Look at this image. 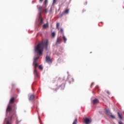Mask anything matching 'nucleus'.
<instances>
[{
    "instance_id": "obj_9",
    "label": "nucleus",
    "mask_w": 124,
    "mask_h": 124,
    "mask_svg": "<svg viewBox=\"0 0 124 124\" xmlns=\"http://www.w3.org/2000/svg\"><path fill=\"white\" fill-rule=\"evenodd\" d=\"M33 98H34V95L32 94L30 96L29 100H32Z\"/></svg>"
},
{
    "instance_id": "obj_24",
    "label": "nucleus",
    "mask_w": 124,
    "mask_h": 124,
    "mask_svg": "<svg viewBox=\"0 0 124 124\" xmlns=\"http://www.w3.org/2000/svg\"><path fill=\"white\" fill-rule=\"evenodd\" d=\"M119 124H123V123H122V122H119Z\"/></svg>"
},
{
    "instance_id": "obj_22",
    "label": "nucleus",
    "mask_w": 124,
    "mask_h": 124,
    "mask_svg": "<svg viewBox=\"0 0 124 124\" xmlns=\"http://www.w3.org/2000/svg\"><path fill=\"white\" fill-rule=\"evenodd\" d=\"M56 1H57V0H53V4L56 3Z\"/></svg>"
},
{
    "instance_id": "obj_2",
    "label": "nucleus",
    "mask_w": 124,
    "mask_h": 124,
    "mask_svg": "<svg viewBox=\"0 0 124 124\" xmlns=\"http://www.w3.org/2000/svg\"><path fill=\"white\" fill-rule=\"evenodd\" d=\"M11 106H10V105H8V107L7 108V114L6 118L5 119V122L4 123H6V124H11L10 123V120H11V115H10V114H8V112H10L12 110Z\"/></svg>"
},
{
    "instance_id": "obj_27",
    "label": "nucleus",
    "mask_w": 124,
    "mask_h": 124,
    "mask_svg": "<svg viewBox=\"0 0 124 124\" xmlns=\"http://www.w3.org/2000/svg\"><path fill=\"white\" fill-rule=\"evenodd\" d=\"M45 12H47V10H45Z\"/></svg>"
},
{
    "instance_id": "obj_8",
    "label": "nucleus",
    "mask_w": 124,
    "mask_h": 124,
    "mask_svg": "<svg viewBox=\"0 0 124 124\" xmlns=\"http://www.w3.org/2000/svg\"><path fill=\"white\" fill-rule=\"evenodd\" d=\"M98 102V100H97V99L93 100V104H96V103H97Z\"/></svg>"
},
{
    "instance_id": "obj_16",
    "label": "nucleus",
    "mask_w": 124,
    "mask_h": 124,
    "mask_svg": "<svg viewBox=\"0 0 124 124\" xmlns=\"http://www.w3.org/2000/svg\"><path fill=\"white\" fill-rule=\"evenodd\" d=\"M73 124H77V119H75Z\"/></svg>"
},
{
    "instance_id": "obj_21",
    "label": "nucleus",
    "mask_w": 124,
    "mask_h": 124,
    "mask_svg": "<svg viewBox=\"0 0 124 124\" xmlns=\"http://www.w3.org/2000/svg\"><path fill=\"white\" fill-rule=\"evenodd\" d=\"M61 32H62V31H63V29H62V28L60 31Z\"/></svg>"
},
{
    "instance_id": "obj_12",
    "label": "nucleus",
    "mask_w": 124,
    "mask_h": 124,
    "mask_svg": "<svg viewBox=\"0 0 124 124\" xmlns=\"http://www.w3.org/2000/svg\"><path fill=\"white\" fill-rule=\"evenodd\" d=\"M48 23H46L43 25V28H44L45 29H46V28H48Z\"/></svg>"
},
{
    "instance_id": "obj_13",
    "label": "nucleus",
    "mask_w": 124,
    "mask_h": 124,
    "mask_svg": "<svg viewBox=\"0 0 124 124\" xmlns=\"http://www.w3.org/2000/svg\"><path fill=\"white\" fill-rule=\"evenodd\" d=\"M69 12V9H67L66 10L64 13H65V14H68V13Z\"/></svg>"
},
{
    "instance_id": "obj_17",
    "label": "nucleus",
    "mask_w": 124,
    "mask_h": 124,
    "mask_svg": "<svg viewBox=\"0 0 124 124\" xmlns=\"http://www.w3.org/2000/svg\"><path fill=\"white\" fill-rule=\"evenodd\" d=\"M39 69H40L41 70H42V69H43V67L42 66H41V65H39Z\"/></svg>"
},
{
    "instance_id": "obj_14",
    "label": "nucleus",
    "mask_w": 124,
    "mask_h": 124,
    "mask_svg": "<svg viewBox=\"0 0 124 124\" xmlns=\"http://www.w3.org/2000/svg\"><path fill=\"white\" fill-rule=\"evenodd\" d=\"M63 39L64 43H65L66 42V40H67L66 38L65 37V36H63Z\"/></svg>"
},
{
    "instance_id": "obj_19",
    "label": "nucleus",
    "mask_w": 124,
    "mask_h": 124,
    "mask_svg": "<svg viewBox=\"0 0 124 124\" xmlns=\"http://www.w3.org/2000/svg\"><path fill=\"white\" fill-rule=\"evenodd\" d=\"M59 27H60V24L57 23V29H59Z\"/></svg>"
},
{
    "instance_id": "obj_11",
    "label": "nucleus",
    "mask_w": 124,
    "mask_h": 124,
    "mask_svg": "<svg viewBox=\"0 0 124 124\" xmlns=\"http://www.w3.org/2000/svg\"><path fill=\"white\" fill-rule=\"evenodd\" d=\"M14 102V98H12L10 100L9 103H13Z\"/></svg>"
},
{
    "instance_id": "obj_20",
    "label": "nucleus",
    "mask_w": 124,
    "mask_h": 124,
    "mask_svg": "<svg viewBox=\"0 0 124 124\" xmlns=\"http://www.w3.org/2000/svg\"><path fill=\"white\" fill-rule=\"evenodd\" d=\"M47 2H48V0H45L44 3L45 4H46V3H47Z\"/></svg>"
},
{
    "instance_id": "obj_5",
    "label": "nucleus",
    "mask_w": 124,
    "mask_h": 124,
    "mask_svg": "<svg viewBox=\"0 0 124 124\" xmlns=\"http://www.w3.org/2000/svg\"><path fill=\"white\" fill-rule=\"evenodd\" d=\"M106 113L108 114V116H109V117H111V118H112V119H115V116H114V115H112V114H110V111H109V110H108V109H106Z\"/></svg>"
},
{
    "instance_id": "obj_6",
    "label": "nucleus",
    "mask_w": 124,
    "mask_h": 124,
    "mask_svg": "<svg viewBox=\"0 0 124 124\" xmlns=\"http://www.w3.org/2000/svg\"><path fill=\"white\" fill-rule=\"evenodd\" d=\"M46 61L48 63H51V62H52V59L49 56L46 57Z\"/></svg>"
},
{
    "instance_id": "obj_4",
    "label": "nucleus",
    "mask_w": 124,
    "mask_h": 124,
    "mask_svg": "<svg viewBox=\"0 0 124 124\" xmlns=\"http://www.w3.org/2000/svg\"><path fill=\"white\" fill-rule=\"evenodd\" d=\"M84 123L86 124H90L92 123V119L91 118H86L84 120Z\"/></svg>"
},
{
    "instance_id": "obj_25",
    "label": "nucleus",
    "mask_w": 124,
    "mask_h": 124,
    "mask_svg": "<svg viewBox=\"0 0 124 124\" xmlns=\"http://www.w3.org/2000/svg\"><path fill=\"white\" fill-rule=\"evenodd\" d=\"M43 1V0H40V2H42Z\"/></svg>"
},
{
    "instance_id": "obj_23",
    "label": "nucleus",
    "mask_w": 124,
    "mask_h": 124,
    "mask_svg": "<svg viewBox=\"0 0 124 124\" xmlns=\"http://www.w3.org/2000/svg\"><path fill=\"white\" fill-rule=\"evenodd\" d=\"M38 7H39V9H41L42 7H40V6H38Z\"/></svg>"
},
{
    "instance_id": "obj_15",
    "label": "nucleus",
    "mask_w": 124,
    "mask_h": 124,
    "mask_svg": "<svg viewBox=\"0 0 124 124\" xmlns=\"http://www.w3.org/2000/svg\"><path fill=\"white\" fill-rule=\"evenodd\" d=\"M51 35L52 37H55V36L56 35V33H55V32H53L51 33Z\"/></svg>"
},
{
    "instance_id": "obj_18",
    "label": "nucleus",
    "mask_w": 124,
    "mask_h": 124,
    "mask_svg": "<svg viewBox=\"0 0 124 124\" xmlns=\"http://www.w3.org/2000/svg\"><path fill=\"white\" fill-rule=\"evenodd\" d=\"M60 41H61V39H57V43H60Z\"/></svg>"
},
{
    "instance_id": "obj_10",
    "label": "nucleus",
    "mask_w": 124,
    "mask_h": 124,
    "mask_svg": "<svg viewBox=\"0 0 124 124\" xmlns=\"http://www.w3.org/2000/svg\"><path fill=\"white\" fill-rule=\"evenodd\" d=\"M118 117H119V118H120V119H123V114H120L119 112H118Z\"/></svg>"
},
{
    "instance_id": "obj_26",
    "label": "nucleus",
    "mask_w": 124,
    "mask_h": 124,
    "mask_svg": "<svg viewBox=\"0 0 124 124\" xmlns=\"http://www.w3.org/2000/svg\"><path fill=\"white\" fill-rule=\"evenodd\" d=\"M107 93H108V94H110V93H109V92H107Z\"/></svg>"
},
{
    "instance_id": "obj_7",
    "label": "nucleus",
    "mask_w": 124,
    "mask_h": 124,
    "mask_svg": "<svg viewBox=\"0 0 124 124\" xmlns=\"http://www.w3.org/2000/svg\"><path fill=\"white\" fill-rule=\"evenodd\" d=\"M39 20L40 21L41 24H42V22H43V19L41 17V13H39Z\"/></svg>"
},
{
    "instance_id": "obj_1",
    "label": "nucleus",
    "mask_w": 124,
    "mask_h": 124,
    "mask_svg": "<svg viewBox=\"0 0 124 124\" xmlns=\"http://www.w3.org/2000/svg\"><path fill=\"white\" fill-rule=\"evenodd\" d=\"M48 46V40L43 41L38 44V45L35 47V52L38 54L39 56H42L43 54V48L46 47L47 49Z\"/></svg>"
},
{
    "instance_id": "obj_3",
    "label": "nucleus",
    "mask_w": 124,
    "mask_h": 124,
    "mask_svg": "<svg viewBox=\"0 0 124 124\" xmlns=\"http://www.w3.org/2000/svg\"><path fill=\"white\" fill-rule=\"evenodd\" d=\"M38 59H39V56L35 57L34 58V62H33V64L34 65L35 69L34 70V74H35V75H38V73L37 72V71H36V69H35L36 68V67H37V66H38V64L36 62Z\"/></svg>"
}]
</instances>
